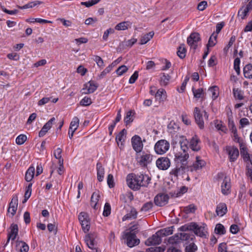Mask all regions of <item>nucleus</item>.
<instances>
[{
	"label": "nucleus",
	"mask_w": 252,
	"mask_h": 252,
	"mask_svg": "<svg viewBox=\"0 0 252 252\" xmlns=\"http://www.w3.org/2000/svg\"><path fill=\"white\" fill-rule=\"evenodd\" d=\"M181 230L183 231L192 230L194 233L200 237H203L206 236L207 233L206 225L203 224L202 225H198L195 222H191L189 224L182 226Z\"/></svg>",
	"instance_id": "obj_2"
},
{
	"label": "nucleus",
	"mask_w": 252,
	"mask_h": 252,
	"mask_svg": "<svg viewBox=\"0 0 252 252\" xmlns=\"http://www.w3.org/2000/svg\"><path fill=\"white\" fill-rule=\"evenodd\" d=\"M84 241L87 246L91 249L95 248L94 236L93 234H88L84 237Z\"/></svg>",
	"instance_id": "obj_25"
},
{
	"label": "nucleus",
	"mask_w": 252,
	"mask_h": 252,
	"mask_svg": "<svg viewBox=\"0 0 252 252\" xmlns=\"http://www.w3.org/2000/svg\"><path fill=\"white\" fill-rule=\"evenodd\" d=\"M113 67L110 64L107 67H106L104 70L101 72L100 75H99V78H102L104 76H105L107 74L109 73L112 69Z\"/></svg>",
	"instance_id": "obj_59"
},
{
	"label": "nucleus",
	"mask_w": 252,
	"mask_h": 252,
	"mask_svg": "<svg viewBox=\"0 0 252 252\" xmlns=\"http://www.w3.org/2000/svg\"><path fill=\"white\" fill-rule=\"evenodd\" d=\"M78 219L85 233L88 232L90 228V222L89 215L85 212H81L78 216Z\"/></svg>",
	"instance_id": "obj_8"
},
{
	"label": "nucleus",
	"mask_w": 252,
	"mask_h": 252,
	"mask_svg": "<svg viewBox=\"0 0 252 252\" xmlns=\"http://www.w3.org/2000/svg\"><path fill=\"white\" fill-rule=\"evenodd\" d=\"M170 79V76L168 74L163 73L160 78V83L162 85H166L168 84Z\"/></svg>",
	"instance_id": "obj_50"
},
{
	"label": "nucleus",
	"mask_w": 252,
	"mask_h": 252,
	"mask_svg": "<svg viewBox=\"0 0 252 252\" xmlns=\"http://www.w3.org/2000/svg\"><path fill=\"white\" fill-rule=\"evenodd\" d=\"M41 3V2L39 1H32L30 2H29L28 3L23 5L22 7H20L21 9H27V8H32L33 7H34L35 6Z\"/></svg>",
	"instance_id": "obj_53"
},
{
	"label": "nucleus",
	"mask_w": 252,
	"mask_h": 252,
	"mask_svg": "<svg viewBox=\"0 0 252 252\" xmlns=\"http://www.w3.org/2000/svg\"><path fill=\"white\" fill-rule=\"evenodd\" d=\"M240 60L239 58H236L234 60V69L236 71L237 74H240Z\"/></svg>",
	"instance_id": "obj_56"
},
{
	"label": "nucleus",
	"mask_w": 252,
	"mask_h": 252,
	"mask_svg": "<svg viewBox=\"0 0 252 252\" xmlns=\"http://www.w3.org/2000/svg\"><path fill=\"white\" fill-rule=\"evenodd\" d=\"M155 97L159 101H164L166 98V92L162 88L158 89L155 94Z\"/></svg>",
	"instance_id": "obj_31"
},
{
	"label": "nucleus",
	"mask_w": 252,
	"mask_h": 252,
	"mask_svg": "<svg viewBox=\"0 0 252 252\" xmlns=\"http://www.w3.org/2000/svg\"><path fill=\"white\" fill-rule=\"evenodd\" d=\"M131 143L133 149L137 153L141 152L143 148V144L139 136L137 135L133 136L131 138Z\"/></svg>",
	"instance_id": "obj_13"
},
{
	"label": "nucleus",
	"mask_w": 252,
	"mask_h": 252,
	"mask_svg": "<svg viewBox=\"0 0 252 252\" xmlns=\"http://www.w3.org/2000/svg\"><path fill=\"white\" fill-rule=\"evenodd\" d=\"M174 226H170L161 229L158 231V234L162 237L171 235L173 233Z\"/></svg>",
	"instance_id": "obj_30"
},
{
	"label": "nucleus",
	"mask_w": 252,
	"mask_h": 252,
	"mask_svg": "<svg viewBox=\"0 0 252 252\" xmlns=\"http://www.w3.org/2000/svg\"><path fill=\"white\" fill-rule=\"evenodd\" d=\"M34 172V167L33 166H30L26 171L25 174V180L27 182L31 181L33 178Z\"/></svg>",
	"instance_id": "obj_37"
},
{
	"label": "nucleus",
	"mask_w": 252,
	"mask_h": 252,
	"mask_svg": "<svg viewBox=\"0 0 252 252\" xmlns=\"http://www.w3.org/2000/svg\"><path fill=\"white\" fill-rule=\"evenodd\" d=\"M170 148L169 142L164 139L157 141L154 146L155 153L158 155H163L166 153Z\"/></svg>",
	"instance_id": "obj_5"
},
{
	"label": "nucleus",
	"mask_w": 252,
	"mask_h": 252,
	"mask_svg": "<svg viewBox=\"0 0 252 252\" xmlns=\"http://www.w3.org/2000/svg\"><path fill=\"white\" fill-rule=\"evenodd\" d=\"M218 252H233L232 251H228L227 245L225 243H221L219 244L218 247Z\"/></svg>",
	"instance_id": "obj_61"
},
{
	"label": "nucleus",
	"mask_w": 252,
	"mask_h": 252,
	"mask_svg": "<svg viewBox=\"0 0 252 252\" xmlns=\"http://www.w3.org/2000/svg\"><path fill=\"white\" fill-rule=\"evenodd\" d=\"M170 164V160L167 157H160L156 160V166L160 170H167Z\"/></svg>",
	"instance_id": "obj_11"
},
{
	"label": "nucleus",
	"mask_w": 252,
	"mask_h": 252,
	"mask_svg": "<svg viewBox=\"0 0 252 252\" xmlns=\"http://www.w3.org/2000/svg\"><path fill=\"white\" fill-rule=\"evenodd\" d=\"M137 212L136 209L132 207H130L127 213L123 217L122 220L125 221L127 220L135 219L136 218Z\"/></svg>",
	"instance_id": "obj_23"
},
{
	"label": "nucleus",
	"mask_w": 252,
	"mask_h": 252,
	"mask_svg": "<svg viewBox=\"0 0 252 252\" xmlns=\"http://www.w3.org/2000/svg\"><path fill=\"white\" fill-rule=\"evenodd\" d=\"M169 196L165 193H159L155 197V204L159 206H163L168 201Z\"/></svg>",
	"instance_id": "obj_15"
},
{
	"label": "nucleus",
	"mask_w": 252,
	"mask_h": 252,
	"mask_svg": "<svg viewBox=\"0 0 252 252\" xmlns=\"http://www.w3.org/2000/svg\"><path fill=\"white\" fill-rule=\"evenodd\" d=\"M123 236V238L126 240L127 246L130 248L138 245L140 243V240L136 239L135 234L131 231L124 232Z\"/></svg>",
	"instance_id": "obj_6"
},
{
	"label": "nucleus",
	"mask_w": 252,
	"mask_h": 252,
	"mask_svg": "<svg viewBox=\"0 0 252 252\" xmlns=\"http://www.w3.org/2000/svg\"><path fill=\"white\" fill-rule=\"evenodd\" d=\"M132 112L131 111H129L126 114V116L124 119V121L126 125L129 124L133 120L132 119Z\"/></svg>",
	"instance_id": "obj_62"
},
{
	"label": "nucleus",
	"mask_w": 252,
	"mask_h": 252,
	"mask_svg": "<svg viewBox=\"0 0 252 252\" xmlns=\"http://www.w3.org/2000/svg\"><path fill=\"white\" fill-rule=\"evenodd\" d=\"M27 137L25 134H20L16 138V143L17 145H21L23 144L27 140Z\"/></svg>",
	"instance_id": "obj_47"
},
{
	"label": "nucleus",
	"mask_w": 252,
	"mask_h": 252,
	"mask_svg": "<svg viewBox=\"0 0 252 252\" xmlns=\"http://www.w3.org/2000/svg\"><path fill=\"white\" fill-rule=\"evenodd\" d=\"M187 50L184 44L179 47L177 51V55L181 59H184L186 57Z\"/></svg>",
	"instance_id": "obj_43"
},
{
	"label": "nucleus",
	"mask_w": 252,
	"mask_h": 252,
	"mask_svg": "<svg viewBox=\"0 0 252 252\" xmlns=\"http://www.w3.org/2000/svg\"><path fill=\"white\" fill-rule=\"evenodd\" d=\"M115 32V30L112 28H109L107 30H106L102 36V38L103 40L106 41L108 39V36L109 34L114 33Z\"/></svg>",
	"instance_id": "obj_60"
},
{
	"label": "nucleus",
	"mask_w": 252,
	"mask_h": 252,
	"mask_svg": "<svg viewBox=\"0 0 252 252\" xmlns=\"http://www.w3.org/2000/svg\"><path fill=\"white\" fill-rule=\"evenodd\" d=\"M153 157V156L149 152H141L137 154L136 159L140 166L146 167L152 162Z\"/></svg>",
	"instance_id": "obj_3"
},
{
	"label": "nucleus",
	"mask_w": 252,
	"mask_h": 252,
	"mask_svg": "<svg viewBox=\"0 0 252 252\" xmlns=\"http://www.w3.org/2000/svg\"><path fill=\"white\" fill-rule=\"evenodd\" d=\"M240 154L245 160H250V155L248 153V149L245 143H241L239 144Z\"/></svg>",
	"instance_id": "obj_28"
},
{
	"label": "nucleus",
	"mask_w": 252,
	"mask_h": 252,
	"mask_svg": "<svg viewBox=\"0 0 252 252\" xmlns=\"http://www.w3.org/2000/svg\"><path fill=\"white\" fill-rule=\"evenodd\" d=\"M231 184L229 178L225 177L221 186V192L224 195H227L230 193Z\"/></svg>",
	"instance_id": "obj_19"
},
{
	"label": "nucleus",
	"mask_w": 252,
	"mask_h": 252,
	"mask_svg": "<svg viewBox=\"0 0 252 252\" xmlns=\"http://www.w3.org/2000/svg\"><path fill=\"white\" fill-rule=\"evenodd\" d=\"M94 60L96 62L97 66L100 68H103L104 66V64L102 58L98 56H94Z\"/></svg>",
	"instance_id": "obj_55"
},
{
	"label": "nucleus",
	"mask_w": 252,
	"mask_h": 252,
	"mask_svg": "<svg viewBox=\"0 0 252 252\" xmlns=\"http://www.w3.org/2000/svg\"><path fill=\"white\" fill-rule=\"evenodd\" d=\"M92 103L91 98L88 96H85L80 101V104L83 106H87L91 105Z\"/></svg>",
	"instance_id": "obj_49"
},
{
	"label": "nucleus",
	"mask_w": 252,
	"mask_h": 252,
	"mask_svg": "<svg viewBox=\"0 0 252 252\" xmlns=\"http://www.w3.org/2000/svg\"><path fill=\"white\" fill-rule=\"evenodd\" d=\"M100 193L98 191L93 193L91 199V205L94 209H97V203L100 198Z\"/></svg>",
	"instance_id": "obj_27"
},
{
	"label": "nucleus",
	"mask_w": 252,
	"mask_h": 252,
	"mask_svg": "<svg viewBox=\"0 0 252 252\" xmlns=\"http://www.w3.org/2000/svg\"><path fill=\"white\" fill-rule=\"evenodd\" d=\"M98 85L94 81H90L84 85L82 94H89L94 93L97 88Z\"/></svg>",
	"instance_id": "obj_14"
},
{
	"label": "nucleus",
	"mask_w": 252,
	"mask_h": 252,
	"mask_svg": "<svg viewBox=\"0 0 252 252\" xmlns=\"http://www.w3.org/2000/svg\"><path fill=\"white\" fill-rule=\"evenodd\" d=\"M79 124V119L75 117L72 119V121L70 123L69 129L76 131L77 129Z\"/></svg>",
	"instance_id": "obj_41"
},
{
	"label": "nucleus",
	"mask_w": 252,
	"mask_h": 252,
	"mask_svg": "<svg viewBox=\"0 0 252 252\" xmlns=\"http://www.w3.org/2000/svg\"><path fill=\"white\" fill-rule=\"evenodd\" d=\"M233 94L235 98L242 100L244 98L243 93L241 90L238 88L233 89Z\"/></svg>",
	"instance_id": "obj_40"
},
{
	"label": "nucleus",
	"mask_w": 252,
	"mask_h": 252,
	"mask_svg": "<svg viewBox=\"0 0 252 252\" xmlns=\"http://www.w3.org/2000/svg\"><path fill=\"white\" fill-rule=\"evenodd\" d=\"M111 208L110 204L106 203L104 207L103 215L105 217L108 216L111 213Z\"/></svg>",
	"instance_id": "obj_54"
},
{
	"label": "nucleus",
	"mask_w": 252,
	"mask_h": 252,
	"mask_svg": "<svg viewBox=\"0 0 252 252\" xmlns=\"http://www.w3.org/2000/svg\"><path fill=\"white\" fill-rule=\"evenodd\" d=\"M226 150L229 156L230 161L233 162L235 161L239 154L238 149L234 147H227Z\"/></svg>",
	"instance_id": "obj_17"
},
{
	"label": "nucleus",
	"mask_w": 252,
	"mask_h": 252,
	"mask_svg": "<svg viewBox=\"0 0 252 252\" xmlns=\"http://www.w3.org/2000/svg\"><path fill=\"white\" fill-rule=\"evenodd\" d=\"M56 119L54 117L50 119L42 127L41 129L39 131L38 136L40 137L44 136L48 131L52 127L53 123L55 122Z\"/></svg>",
	"instance_id": "obj_20"
},
{
	"label": "nucleus",
	"mask_w": 252,
	"mask_h": 252,
	"mask_svg": "<svg viewBox=\"0 0 252 252\" xmlns=\"http://www.w3.org/2000/svg\"><path fill=\"white\" fill-rule=\"evenodd\" d=\"M227 212L226 205L224 203H220L216 207V213L217 216H223Z\"/></svg>",
	"instance_id": "obj_24"
},
{
	"label": "nucleus",
	"mask_w": 252,
	"mask_h": 252,
	"mask_svg": "<svg viewBox=\"0 0 252 252\" xmlns=\"http://www.w3.org/2000/svg\"><path fill=\"white\" fill-rule=\"evenodd\" d=\"M128 69V68L126 66L122 65L118 67L116 70V72L118 76H121L127 72Z\"/></svg>",
	"instance_id": "obj_48"
},
{
	"label": "nucleus",
	"mask_w": 252,
	"mask_h": 252,
	"mask_svg": "<svg viewBox=\"0 0 252 252\" xmlns=\"http://www.w3.org/2000/svg\"><path fill=\"white\" fill-rule=\"evenodd\" d=\"M126 131L123 129L116 137V140L119 145L120 143L121 145L125 141L126 138Z\"/></svg>",
	"instance_id": "obj_38"
},
{
	"label": "nucleus",
	"mask_w": 252,
	"mask_h": 252,
	"mask_svg": "<svg viewBox=\"0 0 252 252\" xmlns=\"http://www.w3.org/2000/svg\"><path fill=\"white\" fill-rule=\"evenodd\" d=\"M151 181V178L147 174L139 173L129 174L126 177L128 186L133 190H137L141 187H147Z\"/></svg>",
	"instance_id": "obj_1"
},
{
	"label": "nucleus",
	"mask_w": 252,
	"mask_h": 252,
	"mask_svg": "<svg viewBox=\"0 0 252 252\" xmlns=\"http://www.w3.org/2000/svg\"><path fill=\"white\" fill-rule=\"evenodd\" d=\"M97 179L99 182L103 181L104 175V169L101 164L98 162L96 164Z\"/></svg>",
	"instance_id": "obj_29"
},
{
	"label": "nucleus",
	"mask_w": 252,
	"mask_h": 252,
	"mask_svg": "<svg viewBox=\"0 0 252 252\" xmlns=\"http://www.w3.org/2000/svg\"><path fill=\"white\" fill-rule=\"evenodd\" d=\"M192 90L193 95L195 98H200L203 97L204 92L202 88L195 89L194 88H192Z\"/></svg>",
	"instance_id": "obj_46"
},
{
	"label": "nucleus",
	"mask_w": 252,
	"mask_h": 252,
	"mask_svg": "<svg viewBox=\"0 0 252 252\" xmlns=\"http://www.w3.org/2000/svg\"><path fill=\"white\" fill-rule=\"evenodd\" d=\"M18 205V197L17 194H14L9 204L8 208V213L10 214L11 216L13 217L17 210Z\"/></svg>",
	"instance_id": "obj_12"
},
{
	"label": "nucleus",
	"mask_w": 252,
	"mask_h": 252,
	"mask_svg": "<svg viewBox=\"0 0 252 252\" xmlns=\"http://www.w3.org/2000/svg\"><path fill=\"white\" fill-rule=\"evenodd\" d=\"M187 167V166L176 164V167L172 169L169 173L171 180H176L179 176L185 173Z\"/></svg>",
	"instance_id": "obj_9"
},
{
	"label": "nucleus",
	"mask_w": 252,
	"mask_h": 252,
	"mask_svg": "<svg viewBox=\"0 0 252 252\" xmlns=\"http://www.w3.org/2000/svg\"><path fill=\"white\" fill-rule=\"evenodd\" d=\"M131 23L129 21H124L119 23L116 25L115 30L117 31H124L128 29L131 25Z\"/></svg>",
	"instance_id": "obj_32"
},
{
	"label": "nucleus",
	"mask_w": 252,
	"mask_h": 252,
	"mask_svg": "<svg viewBox=\"0 0 252 252\" xmlns=\"http://www.w3.org/2000/svg\"><path fill=\"white\" fill-rule=\"evenodd\" d=\"M196 210V206L193 204H191L187 206L183 207L182 210L186 214H189L194 213Z\"/></svg>",
	"instance_id": "obj_36"
},
{
	"label": "nucleus",
	"mask_w": 252,
	"mask_h": 252,
	"mask_svg": "<svg viewBox=\"0 0 252 252\" xmlns=\"http://www.w3.org/2000/svg\"><path fill=\"white\" fill-rule=\"evenodd\" d=\"M217 34H215V33H213L210 36L209 41L208 43L207 44V48H208L209 47H213L214 46L216 43H217Z\"/></svg>",
	"instance_id": "obj_45"
},
{
	"label": "nucleus",
	"mask_w": 252,
	"mask_h": 252,
	"mask_svg": "<svg viewBox=\"0 0 252 252\" xmlns=\"http://www.w3.org/2000/svg\"><path fill=\"white\" fill-rule=\"evenodd\" d=\"M154 35V32L152 31L142 35L140 40V44L143 45L147 43L153 38Z\"/></svg>",
	"instance_id": "obj_35"
},
{
	"label": "nucleus",
	"mask_w": 252,
	"mask_h": 252,
	"mask_svg": "<svg viewBox=\"0 0 252 252\" xmlns=\"http://www.w3.org/2000/svg\"><path fill=\"white\" fill-rule=\"evenodd\" d=\"M18 233V225L16 224H12L9 228V231L8 234V240L7 243L11 239L12 241L14 240Z\"/></svg>",
	"instance_id": "obj_21"
},
{
	"label": "nucleus",
	"mask_w": 252,
	"mask_h": 252,
	"mask_svg": "<svg viewBox=\"0 0 252 252\" xmlns=\"http://www.w3.org/2000/svg\"><path fill=\"white\" fill-rule=\"evenodd\" d=\"M108 186L110 188H112L115 186L113 176L112 174H109L107 178Z\"/></svg>",
	"instance_id": "obj_58"
},
{
	"label": "nucleus",
	"mask_w": 252,
	"mask_h": 252,
	"mask_svg": "<svg viewBox=\"0 0 252 252\" xmlns=\"http://www.w3.org/2000/svg\"><path fill=\"white\" fill-rule=\"evenodd\" d=\"M179 142L180 145V149L179 151H188L189 148L188 145L189 142L187 138L183 136H180Z\"/></svg>",
	"instance_id": "obj_34"
},
{
	"label": "nucleus",
	"mask_w": 252,
	"mask_h": 252,
	"mask_svg": "<svg viewBox=\"0 0 252 252\" xmlns=\"http://www.w3.org/2000/svg\"><path fill=\"white\" fill-rule=\"evenodd\" d=\"M100 0H89L87 1H82L81 2L82 5H84L87 7H91L97 3Z\"/></svg>",
	"instance_id": "obj_51"
},
{
	"label": "nucleus",
	"mask_w": 252,
	"mask_h": 252,
	"mask_svg": "<svg viewBox=\"0 0 252 252\" xmlns=\"http://www.w3.org/2000/svg\"><path fill=\"white\" fill-rule=\"evenodd\" d=\"M15 247L16 250L20 252H28L29 250V246L22 241L17 240Z\"/></svg>",
	"instance_id": "obj_26"
},
{
	"label": "nucleus",
	"mask_w": 252,
	"mask_h": 252,
	"mask_svg": "<svg viewBox=\"0 0 252 252\" xmlns=\"http://www.w3.org/2000/svg\"><path fill=\"white\" fill-rule=\"evenodd\" d=\"M62 150L60 148H58L54 151V156L56 158L58 159L59 161L63 159L62 157Z\"/></svg>",
	"instance_id": "obj_63"
},
{
	"label": "nucleus",
	"mask_w": 252,
	"mask_h": 252,
	"mask_svg": "<svg viewBox=\"0 0 252 252\" xmlns=\"http://www.w3.org/2000/svg\"><path fill=\"white\" fill-rule=\"evenodd\" d=\"M232 137L233 138V140L237 143H239L240 144L241 143H243V141L240 139V138L239 137L238 133H237V130L232 132Z\"/></svg>",
	"instance_id": "obj_64"
},
{
	"label": "nucleus",
	"mask_w": 252,
	"mask_h": 252,
	"mask_svg": "<svg viewBox=\"0 0 252 252\" xmlns=\"http://www.w3.org/2000/svg\"><path fill=\"white\" fill-rule=\"evenodd\" d=\"M197 250V246L194 243H191L186 246L185 252H195Z\"/></svg>",
	"instance_id": "obj_52"
},
{
	"label": "nucleus",
	"mask_w": 252,
	"mask_h": 252,
	"mask_svg": "<svg viewBox=\"0 0 252 252\" xmlns=\"http://www.w3.org/2000/svg\"><path fill=\"white\" fill-rule=\"evenodd\" d=\"M250 11L245 6L242 7L238 12V16L242 19H244Z\"/></svg>",
	"instance_id": "obj_42"
},
{
	"label": "nucleus",
	"mask_w": 252,
	"mask_h": 252,
	"mask_svg": "<svg viewBox=\"0 0 252 252\" xmlns=\"http://www.w3.org/2000/svg\"><path fill=\"white\" fill-rule=\"evenodd\" d=\"M203 114L206 119H208V115L205 111H201L198 108L195 107L194 110V117L196 123L200 128L202 129L204 127V121L203 118Z\"/></svg>",
	"instance_id": "obj_7"
},
{
	"label": "nucleus",
	"mask_w": 252,
	"mask_h": 252,
	"mask_svg": "<svg viewBox=\"0 0 252 252\" xmlns=\"http://www.w3.org/2000/svg\"><path fill=\"white\" fill-rule=\"evenodd\" d=\"M200 40V35L197 32L191 33L187 38L188 45L193 49H196Z\"/></svg>",
	"instance_id": "obj_10"
},
{
	"label": "nucleus",
	"mask_w": 252,
	"mask_h": 252,
	"mask_svg": "<svg viewBox=\"0 0 252 252\" xmlns=\"http://www.w3.org/2000/svg\"><path fill=\"white\" fill-rule=\"evenodd\" d=\"M206 163L205 160L202 159L200 157L197 156L196 157L195 161L193 163L192 165L190 167V170L191 171H197L202 169L205 167Z\"/></svg>",
	"instance_id": "obj_18"
},
{
	"label": "nucleus",
	"mask_w": 252,
	"mask_h": 252,
	"mask_svg": "<svg viewBox=\"0 0 252 252\" xmlns=\"http://www.w3.org/2000/svg\"><path fill=\"white\" fill-rule=\"evenodd\" d=\"M189 154L186 151H178L175 153L174 161L177 165H188Z\"/></svg>",
	"instance_id": "obj_4"
},
{
	"label": "nucleus",
	"mask_w": 252,
	"mask_h": 252,
	"mask_svg": "<svg viewBox=\"0 0 252 252\" xmlns=\"http://www.w3.org/2000/svg\"><path fill=\"white\" fill-rule=\"evenodd\" d=\"M200 140L199 138L195 135L190 140L189 147L193 151H198L200 149Z\"/></svg>",
	"instance_id": "obj_22"
},
{
	"label": "nucleus",
	"mask_w": 252,
	"mask_h": 252,
	"mask_svg": "<svg viewBox=\"0 0 252 252\" xmlns=\"http://www.w3.org/2000/svg\"><path fill=\"white\" fill-rule=\"evenodd\" d=\"M243 73L245 78L252 79V64L250 63L245 65L243 69Z\"/></svg>",
	"instance_id": "obj_33"
},
{
	"label": "nucleus",
	"mask_w": 252,
	"mask_h": 252,
	"mask_svg": "<svg viewBox=\"0 0 252 252\" xmlns=\"http://www.w3.org/2000/svg\"><path fill=\"white\" fill-rule=\"evenodd\" d=\"M32 183H30L29 185L26 188V191L24 195V197L26 199H29L32 194Z\"/></svg>",
	"instance_id": "obj_57"
},
{
	"label": "nucleus",
	"mask_w": 252,
	"mask_h": 252,
	"mask_svg": "<svg viewBox=\"0 0 252 252\" xmlns=\"http://www.w3.org/2000/svg\"><path fill=\"white\" fill-rule=\"evenodd\" d=\"M215 232L217 234L223 235L225 233V229L224 226L218 223L215 227Z\"/></svg>",
	"instance_id": "obj_44"
},
{
	"label": "nucleus",
	"mask_w": 252,
	"mask_h": 252,
	"mask_svg": "<svg viewBox=\"0 0 252 252\" xmlns=\"http://www.w3.org/2000/svg\"><path fill=\"white\" fill-rule=\"evenodd\" d=\"M161 242L160 236L157 232L155 234H153L151 237H149L146 240L145 244L148 246L156 245L159 244Z\"/></svg>",
	"instance_id": "obj_16"
},
{
	"label": "nucleus",
	"mask_w": 252,
	"mask_h": 252,
	"mask_svg": "<svg viewBox=\"0 0 252 252\" xmlns=\"http://www.w3.org/2000/svg\"><path fill=\"white\" fill-rule=\"evenodd\" d=\"M208 92L213 99H215L219 96V88L217 86H214L210 87L208 90Z\"/></svg>",
	"instance_id": "obj_39"
}]
</instances>
